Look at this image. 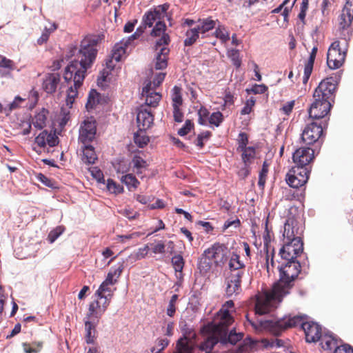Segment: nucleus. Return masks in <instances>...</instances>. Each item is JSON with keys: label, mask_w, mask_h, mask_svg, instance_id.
I'll return each mask as SVG.
<instances>
[{"label": "nucleus", "mask_w": 353, "mask_h": 353, "mask_svg": "<svg viewBox=\"0 0 353 353\" xmlns=\"http://www.w3.org/2000/svg\"><path fill=\"white\" fill-rule=\"evenodd\" d=\"M254 345V342L250 338H246L235 349L230 350L227 353H244L250 351Z\"/></svg>", "instance_id": "37"}, {"label": "nucleus", "mask_w": 353, "mask_h": 353, "mask_svg": "<svg viewBox=\"0 0 353 353\" xmlns=\"http://www.w3.org/2000/svg\"><path fill=\"white\" fill-rule=\"evenodd\" d=\"M127 46H125L123 41L114 45L111 55L112 58L114 59L116 62H119L121 60L123 55L125 53V48Z\"/></svg>", "instance_id": "38"}, {"label": "nucleus", "mask_w": 353, "mask_h": 353, "mask_svg": "<svg viewBox=\"0 0 353 353\" xmlns=\"http://www.w3.org/2000/svg\"><path fill=\"white\" fill-rule=\"evenodd\" d=\"M99 35H87L81 41L80 48L72 60L65 69L63 78L68 84L66 105L72 108L85 79L86 71L93 64L97 54V44L101 40Z\"/></svg>", "instance_id": "1"}, {"label": "nucleus", "mask_w": 353, "mask_h": 353, "mask_svg": "<svg viewBox=\"0 0 353 353\" xmlns=\"http://www.w3.org/2000/svg\"><path fill=\"white\" fill-rule=\"evenodd\" d=\"M341 78V72H338L321 81L314 92V101L308 110L310 118L319 119L329 113L332 106L331 102L333 101L334 93Z\"/></svg>", "instance_id": "3"}, {"label": "nucleus", "mask_w": 353, "mask_h": 353, "mask_svg": "<svg viewBox=\"0 0 353 353\" xmlns=\"http://www.w3.org/2000/svg\"><path fill=\"white\" fill-rule=\"evenodd\" d=\"M197 23L196 28L201 34H203L216 28L219 21L217 19L214 20L212 17H207L199 19Z\"/></svg>", "instance_id": "26"}, {"label": "nucleus", "mask_w": 353, "mask_h": 353, "mask_svg": "<svg viewBox=\"0 0 353 353\" xmlns=\"http://www.w3.org/2000/svg\"><path fill=\"white\" fill-rule=\"evenodd\" d=\"M301 327L305 334V340L308 343H315L321 338V327L314 322L301 323Z\"/></svg>", "instance_id": "18"}, {"label": "nucleus", "mask_w": 353, "mask_h": 353, "mask_svg": "<svg viewBox=\"0 0 353 353\" xmlns=\"http://www.w3.org/2000/svg\"><path fill=\"white\" fill-rule=\"evenodd\" d=\"M294 101H290L285 103L281 108L280 111L285 115H289L294 106Z\"/></svg>", "instance_id": "63"}, {"label": "nucleus", "mask_w": 353, "mask_h": 353, "mask_svg": "<svg viewBox=\"0 0 353 353\" xmlns=\"http://www.w3.org/2000/svg\"><path fill=\"white\" fill-rule=\"evenodd\" d=\"M132 164L133 167V171L139 175L143 172V170H145L148 166L146 161L139 155H134L132 159Z\"/></svg>", "instance_id": "34"}, {"label": "nucleus", "mask_w": 353, "mask_h": 353, "mask_svg": "<svg viewBox=\"0 0 353 353\" xmlns=\"http://www.w3.org/2000/svg\"><path fill=\"white\" fill-rule=\"evenodd\" d=\"M91 175L99 182L105 183V180L103 177V172L97 168V167H94L90 168V170Z\"/></svg>", "instance_id": "56"}, {"label": "nucleus", "mask_w": 353, "mask_h": 353, "mask_svg": "<svg viewBox=\"0 0 353 353\" xmlns=\"http://www.w3.org/2000/svg\"><path fill=\"white\" fill-rule=\"evenodd\" d=\"M96 325L91 321L85 322V341L88 344H93L96 339Z\"/></svg>", "instance_id": "32"}, {"label": "nucleus", "mask_w": 353, "mask_h": 353, "mask_svg": "<svg viewBox=\"0 0 353 353\" xmlns=\"http://www.w3.org/2000/svg\"><path fill=\"white\" fill-rule=\"evenodd\" d=\"M148 250V245H145L144 247L139 248L135 253L132 254L130 257L132 258L134 261L144 259L147 256Z\"/></svg>", "instance_id": "48"}, {"label": "nucleus", "mask_w": 353, "mask_h": 353, "mask_svg": "<svg viewBox=\"0 0 353 353\" xmlns=\"http://www.w3.org/2000/svg\"><path fill=\"white\" fill-rule=\"evenodd\" d=\"M228 250L226 246L220 243H215L204 251V257L201 259L199 268L207 271L211 267V261H214L216 265L223 264L228 259Z\"/></svg>", "instance_id": "6"}, {"label": "nucleus", "mask_w": 353, "mask_h": 353, "mask_svg": "<svg viewBox=\"0 0 353 353\" xmlns=\"http://www.w3.org/2000/svg\"><path fill=\"white\" fill-rule=\"evenodd\" d=\"M134 141L137 146L143 148L149 142V138L145 135V130H139V132L134 133Z\"/></svg>", "instance_id": "41"}, {"label": "nucleus", "mask_w": 353, "mask_h": 353, "mask_svg": "<svg viewBox=\"0 0 353 353\" xmlns=\"http://www.w3.org/2000/svg\"><path fill=\"white\" fill-rule=\"evenodd\" d=\"M264 241H265V246L267 248V253H266V256H265V259H266L265 265H266L267 271H268V272H269L270 269V265L272 266L274 265V260H273L274 249H272V254H271V257H270V256L269 255V247L268 245V239H267V236H264Z\"/></svg>", "instance_id": "53"}, {"label": "nucleus", "mask_w": 353, "mask_h": 353, "mask_svg": "<svg viewBox=\"0 0 353 353\" xmlns=\"http://www.w3.org/2000/svg\"><path fill=\"white\" fill-rule=\"evenodd\" d=\"M48 114V110L42 108L39 112H37L32 119L31 123L38 130H42L46 125Z\"/></svg>", "instance_id": "29"}, {"label": "nucleus", "mask_w": 353, "mask_h": 353, "mask_svg": "<svg viewBox=\"0 0 353 353\" xmlns=\"http://www.w3.org/2000/svg\"><path fill=\"white\" fill-rule=\"evenodd\" d=\"M95 296L97 297V300L90 304L88 316L98 319L107 309L111 298L108 297V296Z\"/></svg>", "instance_id": "16"}, {"label": "nucleus", "mask_w": 353, "mask_h": 353, "mask_svg": "<svg viewBox=\"0 0 353 353\" xmlns=\"http://www.w3.org/2000/svg\"><path fill=\"white\" fill-rule=\"evenodd\" d=\"M234 307V302L232 300L226 301L223 305L220 310L216 313L214 319V322L219 324V325L223 326L228 329H231L234 323L233 316L230 312V309Z\"/></svg>", "instance_id": "12"}, {"label": "nucleus", "mask_w": 353, "mask_h": 353, "mask_svg": "<svg viewBox=\"0 0 353 353\" xmlns=\"http://www.w3.org/2000/svg\"><path fill=\"white\" fill-rule=\"evenodd\" d=\"M223 121V114L220 112H213L209 118V122L218 127Z\"/></svg>", "instance_id": "57"}, {"label": "nucleus", "mask_w": 353, "mask_h": 353, "mask_svg": "<svg viewBox=\"0 0 353 353\" xmlns=\"http://www.w3.org/2000/svg\"><path fill=\"white\" fill-rule=\"evenodd\" d=\"M26 353H39L43 347L42 342H33L32 343H23L22 344Z\"/></svg>", "instance_id": "43"}, {"label": "nucleus", "mask_w": 353, "mask_h": 353, "mask_svg": "<svg viewBox=\"0 0 353 353\" xmlns=\"http://www.w3.org/2000/svg\"><path fill=\"white\" fill-rule=\"evenodd\" d=\"M201 333L205 339L199 345V349L205 352H212L219 342L223 345L227 343L234 345L243 337L242 332H236L235 327L228 329L214 321L202 326Z\"/></svg>", "instance_id": "4"}, {"label": "nucleus", "mask_w": 353, "mask_h": 353, "mask_svg": "<svg viewBox=\"0 0 353 353\" xmlns=\"http://www.w3.org/2000/svg\"><path fill=\"white\" fill-rule=\"evenodd\" d=\"M347 48L342 49L339 41H334L330 46L327 54V64L330 69L339 68L344 63Z\"/></svg>", "instance_id": "7"}, {"label": "nucleus", "mask_w": 353, "mask_h": 353, "mask_svg": "<svg viewBox=\"0 0 353 353\" xmlns=\"http://www.w3.org/2000/svg\"><path fill=\"white\" fill-rule=\"evenodd\" d=\"M107 190L112 194H118L123 192V186L117 184L113 179H108L106 183Z\"/></svg>", "instance_id": "46"}, {"label": "nucleus", "mask_w": 353, "mask_h": 353, "mask_svg": "<svg viewBox=\"0 0 353 353\" xmlns=\"http://www.w3.org/2000/svg\"><path fill=\"white\" fill-rule=\"evenodd\" d=\"M309 174L307 168L293 167L287 174L286 182L290 187L299 188L307 183Z\"/></svg>", "instance_id": "9"}, {"label": "nucleus", "mask_w": 353, "mask_h": 353, "mask_svg": "<svg viewBox=\"0 0 353 353\" xmlns=\"http://www.w3.org/2000/svg\"><path fill=\"white\" fill-rule=\"evenodd\" d=\"M303 251V243L301 239H296L290 243L283 242L279 254L282 259L286 261H292Z\"/></svg>", "instance_id": "11"}, {"label": "nucleus", "mask_w": 353, "mask_h": 353, "mask_svg": "<svg viewBox=\"0 0 353 353\" xmlns=\"http://www.w3.org/2000/svg\"><path fill=\"white\" fill-rule=\"evenodd\" d=\"M194 346L192 339L185 336L177 341L174 353H193Z\"/></svg>", "instance_id": "24"}, {"label": "nucleus", "mask_w": 353, "mask_h": 353, "mask_svg": "<svg viewBox=\"0 0 353 353\" xmlns=\"http://www.w3.org/2000/svg\"><path fill=\"white\" fill-rule=\"evenodd\" d=\"M97 123L93 117L85 119L80 125L79 141L85 145L92 142L96 136Z\"/></svg>", "instance_id": "10"}, {"label": "nucleus", "mask_w": 353, "mask_h": 353, "mask_svg": "<svg viewBox=\"0 0 353 353\" xmlns=\"http://www.w3.org/2000/svg\"><path fill=\"white\" fill-rule=\"evenodd\" d=\"M193 128V123L190 120H186L184 125L180 128L178 131V134L180 136H185L190 132L191 129Z\"/></svg>", "instance_id": "62"}, {"label": "nucleus", "mask_w": 353, "mask_h": 353, "mask_svg": "<svg viewBox=\"0 0 353 353\" xmlns=\"http://www.w3.org/2000/svg\"><path fill=\"white\" fill-rule=\"evenodd\" d=\"M15 64L13 61L2 57L0 61V76L3 77L10 74L12 70L15 69Z\"/></svg>", "instance_id": "33"}, {"label": "nucleus", "mask_w": 353, "mask_h": 353, "mask_svg": "<svg viewBox=\"0 0 353 353\" xmlns=\"http://www.w3.org/2000/svg\"><path fill=\"white\" fill-rule=\"evenodd\" d=\"M83 158L82 160L84 163L88 164H93L97 159L94 148L89 145V143L83 145Z\"/></svg>", "instance_id": "31"}, {"label": "nucleus", "mask_w": 353, "mask_h": 353, "mask_svg": "<svg viewBox=\"0 0 353 353\" xmlns=\"http://www.w3.org/2000/svg\"><path fill=\"white\" fill-rule=\"evenodd\" d=\"M334 353H353V347L348 344L337 346Z\"/></svg>", "instance_id": "64"}, {"label": "nucleus", "mask_w": 353, "mask_h": 353, "mask_svg": "<svg viewBox=\"0 0 353 353\" xmlns=\"http://www.w3.org/2000/svg\"><path fill=\"white\" fill-rule=\"evenodd\" d=\"M157 20L158 19L156 18L155 14H153L152 12L149 10L143 15L142 23L144 28H151L153 26V23Z\"/></svg>", "instance_id": "47"}, {"label": "nucleus", "mask_w": 353, "mask_h": 353, "mask_svg": "<svg viewBox=\"0 0 353 353\" xmlns=\"http://www.w3.org/2000/svg\"><path fill=\"white\" fill-rule=\"evenodd\" d=\"M123 269L122 264H118L117 266L112 267L108 273L106 279L102 283V288L107 285H114L117 282V279L120 276Z\"/></svg>", "instance_id": "25"}, {"label": "nucleus", "mask_w": 353, "mask_h": 353, "mask_svg": "<svg viewBox=\"0 0 353 353\" xmlns=\"http://www.w3.org/2000/svg\"><path fill=\"white\" fill-rule=\"evenodd\" d=\"M248 143V137L245 132H240L238 138V148L237 150L246 148Z\"/></svg>", "instance_id": "54"}, {"label": "nucleus", "mask_w": 353, "mask_h": 353, "mask_svg": "<svg viewBox=\"0 0 353 353\" xmlns=\"http://www.w3.org/2000/svg\"><path fill=\"white\" fill-rule=\"evenodd\" d=\"M154 116L146 106L142 105L137 115V125L140 130H145L153 123Z\"/></svg>", "instance_id": "21"}, {"label": "nucleus", "mask_w": 353, "mask_h": 353, "mask_svg": "<svg viewBox=\"0 0 353 353\" xmlns=\"http://www.w3.org/2000/svg\"><path fill=\"white\" fill-rule=\"evenodd\" d=\"M248 321L251 325L256 330H262L270 332L274 336H279L281 333L290 327H295L301 323V318L299 316H285L279 319L260 320L259 321H250L247 316Z\"/></svg>", "instance_id": "5"}, {"label": "nucleus", "mask_w": 353, "mask_h": 353, "mask_svg": "<svg viewBox=\"0 0 353 353\" xmlns=\"http://www.w3.org/2000/svg\"><path fill=\"white\" fill-rule=\"evenodd\" d=\"M314 158V150L310 147H301L293 153L292 159L296 164L294 167L307 168Z\"/></svg>", "instance_id": "15"}, {"label": "nucleus", "mask_w": 353, "mask_h": 353, "mask_svg": "<svg viewBox=\"0 0 353 353\" xmlns=\"http://www.w3.org/2000/svg\"><path fill=\"white\" fill-rule=\"evenodd\" d=\"M228 57L230 58L234 65L236 68H239L241 66V61L239 57V52L238 50L232 49L229 50Z\"/></svg>", "instance_id": "51"}, {"label": "nucleus", "mask_w": 353, "mask_h": 353, "mask_svg": "<svg viewBox=\"0 0 353 353\" xmlns=\"http://www.w3.org/2000/svg\"><path fill=\"white\" fill-rule=\"evenodd\" d=\"M61 80L58 73H50L46 76L43 82V88L48 94L56 92Z\"/></svg>", "instance_id": "23"}, {"label": "nucleus", "mask_w": 353, "mask_h": 353, "mask_svg": "<svg viewBox=\"0 0 353 353\" xmlns=\"http://www.w3.org/2000/svg\"><path fill=\"white\" fill-rule=\"evenodd\" d=\"M255 100L251 97L247 100L244 107L242 108L241 113V114H248L251 112L252 107L254 105Z\"/></svg>", "instance_id": "61"}, {"label": "nucleus", "mask_w": 353, "mask_h": 353, "mask_svg": "<svg viewBox=\"0 0 353 353\" xmlns=\"http://www.w3.org/2000/svg\"><path fill=\"white\" fill-rule=\"evenodd\" d=\"M280 279L274 284L271 290L265 291L256 297L255 312L263 315L276 307L283 297L289 294L292 282L301 270V265L296 260L287 261L284 265L279 268Z\"/></svg>", "instance_id": "2"}, {"label": "nucleus", "mask_w": 353, "mask_h": 353, "mask_svg": "<svg viewBox=\"0 0 353 353\" xmlns=\"http://www.w3.org/2000/svg\"><path fill=\"white\" fill-rule=\"evenodd\" d=\"M166 26L164 22L158 21L155 26L151 32V35L154 37H161L157 40L155 48L158 50V48L162 46H168L170 41V37L168 34L165 33Z\"/></svg>", "instance_id": "20"}, {"label": "nucleus", "mask_w": 353, "mask_h": 353, "mask_svg": "<svg viewBox=\"0 0 353 353\" xmlns=\"http://www.w3.org/2000/svg\"><path fill=\"white\" fill-rule=\"evenodd\" d=\"M215 37L219 39L223 43H226L230 40L229 32L224 26L219 25L216 27L214 32Z\"/></svg>", "instance_id": "42"}, {"label": "nucleus", "mask_w": 353, "mask_h": 353, "mask_svg": "<svg viewBox=\"0 0 353 353\" xmlns=\"http://www.w3.org/2000/svg\"><path fill=\"white\" fill-rule=\"evenodd\" d=\"M323 128L320 123H308L301 134V140L306 145H312L319 139L323 134Z\"/></svg>", "instance_id": "13"}, {"label": "nucleus", "mask_w": 353, "mask_h": 353, "mask_svg": "<svg viewBox=\"0 0 353 353\" xmlns=\"http://www.w3.org/2000/svg\"><path fill=\"white\" fill-rule=\"evenodd\" d=\"M240 225H241V221L239 219H235L234 220L228 219L225 221V223L222 227V230L223 232H225L230 228H233L236 229V228H239Z\"/></svg>", "instance_id": "58"}, {"label": "nucleus", "mask_w": 353, "mask_h": 353, "mask_svg": "<svg viewBox=\"0 0 353 353\" xmlns=\"http://www.w3.org/2000/svg\"><path fill=\"white\" fill-rule=\"evenodd\" d=\"M243 276L238 274L237 272L230 273L226 279L225 294L227 296L237 295L241 292V278Z\"/></svg>", "instance_id": "19"}, {"label": "nucleus", "mask_w": 353, "mask_h": 353, "mask_svg": "<svg viewBox=\"0 0 353 353\" xmlns=\"http://www.w3.org/2000/svg\"><path fill=\"white\" fill-rule=\"evenodd\" d=\"M199 34L201 33L199 32L196 27L194 28H190L188 30H187L185 33L186 38L184 40V45L185 46H192L199 39Z\"/></svg>", "instance_id": "39"}, {"label": "nucleus", "mask_w": 353, "mask_h": 353, "mask_svg": "<svg viewBox=\"0 0 353 353\" xmlns=\"http://www.w3.org/2000/svg\"><path fill=\"white\" fill-rule=\"evenodd\" d=\"M64 232V228L62 226H58L55 229L50 231L48 234V241L52 243L54 242L59 236Z\"/></svg>", "instance_id": "52"}, {"label": "nucleus", "mask_w": 353, "mask_h": 353, "mask_svg": "<svg viewBox=\"0 0 353 353\" xmlns=\"http://www.w3.org/2000/svg\"><path fill=\"white\" fill-rule=\"evenodd\" d=\"M120 180L127 186L130 191L136 190L140 183L132 174H126L123 175L120 178Z\"/></svg>", "instance_id": "35"}, {"label": "nucleus", "mask_w": 353, "mask_h": 353, "mask_svg": "<svg viewBox=\"0 0 353 353\" xmlns=\"http://www.w3.org/2000/svg\"><path fill=\"white\" fill-rule=\"evenodd\" d=\"M172 106H180L182 104L183 99L181 95V88L175 85L172 90Z\"/></svg>", "instance_id": "45"}, {"label": "nucleus", "mask_w": 353, "mask_h": 353, "mask_svg": "<svg viewBox=\"0 0 353 353\" xmlns=\"http://www.w3.org/2000/svg\"><path fill=\"white\" fill-rule=\"evenodd\" d=\"M172 265L176 272V277L179 281L183 279V269L185 261L181 254H176L172 256L171 259Z\"/></svg>", "instance_id": "30"}, {"label": "nucleus", "mask_w": 353, "mask_h": 353, "mask_svg": "<svg viewBox=\"0 0 353 353\" xmlns=\"http://www.w3.org/2000/svg\"><path fill=\"white\" fill-rule=\"evenodd\" d=\"M198 115H199V119H198L199 123L201 125H205L207 119L209 115L208 110L205 108L201 107L198 111Z\"/></svg>", "instance_id": "60"}, {"label": "nucleus", "mask_w": 353, "mask_h": 353, "mask_svg": "<svg viewBox=\"0 0 353 353\" xmlns=\"http://www.w3.org/2000/svg\"><path fill=\"white\" fill-rule=\"evenodd\" d=\"M152 88V82L148 81L142 89L141 96L145 99V103L148 107H157L161 100V95Z\"/></svg>", "instance_id": "17"}, {"label": "nucleus", "mask_w": 353, "mask_h": 353, "mask_svg": "<svg viewBox=\"0 0 353 353\" xmlns=\"http://www.w3.org/2000/svg\"><path fill=\"white\" fill-rule=\"evenodd\" d=\"M353 20V0H346L345 4L339 17V28L342 30L341 34L344 37L347 45L346 36H349L352 31L351 24Z\"/></svg>", "instance_id": "8"}, {"label": "nucleus", "mask_w": 353, "mask_h": 353, "mask_svg": "<svg viewBox=\"0 0 353 353\" xmlns=\"http://www.w3.org/2000/svg\"><path fill=\"white\" fill-rule=\"evenodd\" d=\"M46 139H48V131L43 130L35 138V143L40 148H44L47 145Z\"/></svg>", "instance_id": "55"}, {"label": "nucleus", "mask_w": 353, "mask_h": 353, "mask_svg": "<svg viewBox=\"0 0 353 353\" xmlns=\"http://www.w3.org/2000/svg\"><path fill=\"white\" fill-rule=\"evenodd\" d=\"M242 152V160L245 165H248L251 160L254 159L255 155V149L254 147L249 146L248 148L240 150Z\"/></svg>", "instance_id": "44"}, {"label": "nucleus", "mask_w": 353, "mask_h": 353, "mask_svg": "<svg viewBox=\"0 0 353 353\" xmlns=\"http://www.w3.org/2000/svg\"><path fill=\"white\" fill-rule=\"evenodd\" d=\"M320 340H321V345L324 350H332L336 345V341L332 334H321Z\"/></svg>", "instance_id": "40"}, {"label": "nucleus", "mask_w": 353, "mask_h": 353, "mask_svg": "<svg viewBox=\"0 0 353 353\" xmlns=\"http://www.w3.org/2000/svg\"><path fill=\"white\" fill-rule=\"evenodd\" d=\"M169 6V4L164 3L155 7L153 10H150V11L152 12L153 14H155V17L158 21H161L166 17L168 20L170 21L171 16L168 15L167 13Z\"/></svg>", "instance_id": "36"}, {"label": "nucleus", "mask_w": 353, "mask_h": 353, "mask_svg": "<svg viewBox=\"0 0 353 353\" xmlns=\"http://www.w3.org/2000/svg\"><path fill=\"white\" fill-rule=\"evenodd\" d=\"M229 268L230 273L237 272L238 274L243 276L245 272V264L240 261V256L236 253H232L230 261Z\"/></svg>", "instance_id": "27"}, {"label": "nucleus", "mask_w": 353, "mask_h": 353, "mask_svg": "<svg viewBox=\"0 0 353 353\" xmlns=\"http://www.w3.org/2000/svg\"><path fill=\"white\" fill-rule=\"evenodd\" d=\"M303 230L298 225V222L293 218H288L285 224L283 232V242L290 243L296 239H301Z\"/></svg>", "instance_id": "14"}, {"label": "nucleus", "mask_w": 353, "mask_h": 353, "mask_svg": "<svg viewBox=\"0 0 353 353\" xmlns=\"http://www.w3.org/2000/svg\"><path fill=\"white\" fill-rule=\"evenodd\" d=\"M211 136V132L209 131H205L199 134L196 140V145L202 148L203 147V141H207Z\"/></svg>", "instance_id": "59"}, {"label": "nucleus", "mask_w": 353, "mask_h": 353, "mask_svg": "<svg viewBox=\"0 0 353 353\" xmlns=\"http://www.w3.org/2000/svg\"><path fill=\"white\" fill-rule=\"evenodd\" d=\"M99 97V93L96 90H91L88 96L86 108L88 109L92 108L98 103Z\"/></svg>", "instance_id": "49"}, {"label": "nucleus", "mask_w": 353, "mask_h": 353, "mask_svg": "<svg viewBox=\"0 0 353 353\" xmlns=\"http://www.w3.org/2000/svg\"><path fill=\"white\" fill-rule=\"evenodd\" d=\"M317 50H318V48H317L316 46H315L312 48V51L310 54V57H309V59L305 65L304 74H303V83L304 84L307 83V82L308 81V79H310L311 73L312 72L313 65H314V63Z\"/></svg>", "instance_id": "28"}, {"label": "nucleus", "mask_w": 353, "mask_h": 353, "mask_svg": "<svg viewBox=\"0 0 353 353\" xmlns=\"http://www.w3.org/2000/svg\"><path fill=\"white\" fill-rule=\"evenodd\" d=\"M111 285H107L102 288V283L99 286V289L95 292L94 296H108L112 298L113 294V290L110 287Z\"/></svg>", "instance_id": "50"}, {"label": "nucleus", "mask_w": 353, "mask_h": 353, "mask_svg": "<svg viewBox=\"0 0 353 353\" xmlns=\"http://www.w3.org/2000/svg\"><path fill=\"white\" fill-rule=\"evenodd\" d=\"M154 60V65L156 70H163L168 65V59L170 50L166 46L158 48V50Z\"/></svg>", "instance_id": "22"}]
</instances>
